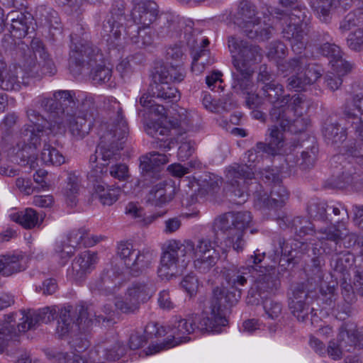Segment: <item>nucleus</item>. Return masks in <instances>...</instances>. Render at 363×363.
<instances>
[{"mask_svg": "<svg viewBox=\"0 0 363 363\" xmlns=\"http://www.w3.org/2000/svg\"><path fill=\"white\" fill-rule=\"evenodd\" d=\"M155 98L150 94H144L139 100L141 106L146 108L149 110L150 113H153L157 116H164L166 114V109L162 105H159L155 103L152 99Z\"/></svg>", "mask_w": 363, "mask_h": 363, "instance_id": "obj_61", "label": "nucleus"}, {"mask_svg": "<svg viewBox=\"0 0 363 363\" xmlns=\"http://www.w3.org/2000/svg\"><path fill=\"white\" fill-rule=\"evenodd\" d=\"M30 48L28 56L25 54L22 82L18 79L16 70L1 71L0 69V86L6 91H17L21 88V84L29 85V79H40L43 76H53L57 72L56 67L48 53L43 42L39 38H33L30 42Z\"/></svg>", "mask_w": 363, "mask_h": 363, "instance_id": "obj_3", "label": "nucleus"}, {"mask_svg": "<svg viewBox=\"0 0 363 363\" xmlns=\"http://www.w3.org/2000/svg\"><path fill=\"white\" fill-rule=\"evenodd\" d=\"M169 328L172 333V337L160 344L150 346L146 355L153 354L189 341V335L194 332L196 328L201 332L216 333L213 322H210L207 312H202L201 315L190 314L185 318L175 316L171 322Z\"/></svg>", "mask_w": 363, "mask_h": 363, "instance_id": "obj_8", "label": "nucleus"}, {"mask_svg": "<svg viewBox=\"0 0 363 363\" xmlns=\"http://www.w3.org/2000/svg\"><path fill=\"white\" fill-rule=\"evenodd\" d=\"M281 286L279 277L272 272L260 275L248 291L246 301L248 305H259L264 299L275 295Z\"/></svg>", "mask_w": 363, "mask_h": 363, "instance_id": "obj_21", "label": "nucleus"}, {"mask_svg": "<svg viewBox=\"0 0 363 363\" xmlns=\"http://www.w3.org/2000/svg\"><path fill=\"white\" fill-rule=\"evenodd\" d=\"M318 52L327 57L333 69L339 74H346L354 67V65L342 58L340 48L334 43H325L320 46Z\"/></svg>", "mask_w": 363, "mask_h": 363, "instance_id": "obj_27", "label": "nucleus"}, {"mask_svg": "<svg viewBox=\"0 0 363 363\" xmlns=\"http://www.w3.org/2000/svg\"><path fill=\"white\" fill-rule=\"evenodd\" d=\"M43 220V215L32 208H26L17 213L14 220L24 228L30 229L39 225Z\"/></svg>", "mask_w": 363, "mask_h": 363, "instance_id": "obj_48", "label": "nucleus"}, {"mask_svg": "<svg viewBox=\"0 0 363 363\" xmlns=\"http://www.w3.org/2000/svg\"><path fill=\"white\" fill-rule=\"evenodd\" d=\"M147 28L143 27L141 28L139 26L135 28V31L137 32V35L130 37L132 42L138 45L140 48L150 45L153 42V36L150 31L146 30Z\"/></svg>", "mask_w": 363, "mask_h": 363, "instance_id": "obj_62", "label": "nucleus"}, {"mask_svg": "<svg viewBox=\"0 0 363 363\" xmlns=\"http://www.w3.org/2000/svg\"><path fill=\"white\" fill-rule=\"evenodd\" d=\"M251 221L252 216L248 211H230L218 216L213 220L212 228L216 235L218 231L226 235V246L240 252L245 245L242 238L245 230Z\"/></svg>", "mask_w": 363, "mask_h": 363, "instance_id": "obj_10", "label": "nucleus"}, {"mask_svg": "<svg viewBox=\"0 0 363 363\" xmlns=\"http://www.w3.org/2000/svg\"><path fill=\"white\" fill-rule=\"evenodd\" d=\"M269 118L272 123H277L284 130L297 134L306 130L310 125V119L302 113L291 115L289 108H272Z\"/></svg>", "mask_w": 363, "mask_h": 363, "instance_id": "obj_22", "label": "nucleus"}, {"mask_svg": "<svg viewBox=\"0 0 363 363\" xmlns=\"http://www.w3.org/2000/svg\"><path fill=\"white\" fill-rule=\"evenodd\" d=\"M126 291L140 304L147 302L154 294L152 284L147 279L133 282Z\"/></svg>", "mask_w": 363, "mask_h": 363, "instance_id": "obj_43", "label": "nucleus"}, {"mask_svg": "<svg viewBox=\"0 0 363 363\" xmlns=\"http://www.w3.org/2000/svg\"><path fill=\"white\" fill-rule=\"evenodd\" d=\"M126 352L125 346L119 342L112 347L105 345H98L89 354V359L93 363H104L105 360L116 361L123 357Z\"/></svg>", "mask_w": 363, "mask_h": 363, "instance_id": "obj_35", "label": "nucleus"}, {"mask_svg": "<svg viewBox=\"0 0 363 363\" xmlns=\"http://www.w3.org/2000/svg\"><path fill=\"white\" fill-rule=\"evenodd\" d=\"M108 104L107 108L113 112L110 117L111 123L102 125L101 129L104 131L100 135L95 153L89 158L90 163H96L99 160L88 174L93 181H99L103 175H107L108 167L121 159L123 140L127 137L129 130L119 102L111 97L108 99Z\"/></svg>", "mask_w": 363, "mask_h": 363, "instance_id": "obj_2", "label": "nucleus"}, {"mask_svg": "<svg viewBox=\"0 0 363 363\" xmlns=\"http://www.w3.org/2000/svg\"><path fill=\"white\" fill-rule=\"evenodd\" d=\"M254 177L251 165L233 164L228 169L226 179L230 184V196L235 203H244L247 198V186Z\"/></svg>", "mask_w": 363, "mask_h": 363, "instance_id": "obj_18", "label": "nucleus"}, {"mask_svg": "<svg viewBox=\"0 0 363 363\" xmlns=\"http://www.w3.org/2000/svg\"><path fill=\"white\" fill-rule=\"evenodd\" d=\"M102 59L99 50L90 41L70 45L69 57V69L77 76L82 74V69L94 66Z\"/></svg>", "mask_w": 363, "mask_h": 363, "instance_id": "obj_16", "label": "nucleus"}, {"mask_svg": "<svg viewBox=\"0 0 363 363\" xmlns=\"http://www.w3.org/2000/svg\"><path fill=\"white\" fill-rule=\"evenodd\" d=\"M115 306L123 313H134L139 310L140 304L125 291L123 298L116 300Z\"/></svg>", "mask_w": 363, "mask_h": 363, "instance_id": "obj_58", "label": "nucleus"}, {"mask_svg": "<svg viewBox=\"0 0 363 363\" xmlns=\"http://www.w3.org/2000/svg\"><path fill=\"white\" fill-rule=\"evenodd\" d=\"M219 259V255H211L205 257H195L194 265L201 274H206L212 270L214 274L220 272L219 267H214Z\"/></svg>", "mask_w": 363, "mask_h": 363, "instance_id": "obj_50", "label": "nucleus"}, {"mask_svg": "<svg viewBox=\"0 0 363 363\" xmlns=\"http://www.w3.org/2000/svg\"><path fill=\"white\" fill-rule=\"evenodd\" d=\"M104 315L94 311L91 306L84 304L75 306L67 305L59 311V318L56 333L60 338H63L77 326L79 330L86 331L94 323L102 322L109 326L113 323L112 315L114 313L111 304H105L101 308Z\"/></svg>", "mask_w": 363, "mask_h": 363, "instance_id": "obj_7", "label": "nucleus"}, {"mask_svg": "<svg viewBox=\"0 0 363 363\" xmlns=\"http://www.w3.org/2000/svg\"><path fill=\"white\" fill-rule=\"evenodd\" d=\"M241 296L240 291H235L230 288L216 286L213 289L211 306L203 312L208 313L210 322H213L216 333H220L222 328L228 325V321L221 312L235 305L241 298Z\"/></svg>", "mask_w": 363, "mask_h": 363, "instance_id": "obj_14", "label": "nucleus"}, {"mask_svg": "<svg viewBox=\"0 0 363 363\" xmlns=\"http://www.w3.org/2000/svg\"><path fill=\"white\" fill-rule=\"evenodd\" d=\"M26 117L30 124L23 126L20 131V136L25 147L18 152V156L23 162V165H33L36 160L35 154L27 155L25 154L27 146L32 151L35 150L40 144L41 135L46 130H52V123L47 120L39 111L33 108L26 110Z\"/></svg>", "mask_w": 363, "mask_h": 363, "instance_id": "obj_12", "label": "nucleus"}, {"mask_svg": "<svg viewBox=\"0 0 363 363\" xmlns=\"http://www.w3.org/2000/svg\"><path fill=\"white\" fill-rule=\"evenodd\" d=\"M120 192L119 188H106L104 185L98 184L94 186L93 197L98 199L104 206H111L118 199Z\"/></svg>", "mask_w": 363, "mask_h": 363, "instance_id": "obj_47", "label": "nucleus"}, {"mask_svg": "<svg viewBox=\"0 0 363 363\" xmlns=\"http://www.w3.org/2000/svg\"><path fill=\"white\" fill-rule=\"evenodd\" d=\"M55 314L56 310L50 307H45L38 311H20L21 322L17 325V328L14 318L17 313L7 315L5 321L0 323V353L4 352L8 342L16 340L20 333L34 330L41 323L50 322L55 319Z\"/></svg>", "mask_w": 363, "mask_h": 363, "instance_id": "obj_9", "label": "nucleus"}, {"mask_svg": "<svg viewBox=\"0 0 363 363\" xmlns=\"http://www.w3.org/2000/svg\"><path fill=\"white\" fill-rule=\"evenodd\" d=\"M53 119L55 123L58 125L67 123L69 132L76 140L84 138L89 133L93 125L92 122L78 117H73L71 120Z\"/></svg>", "mask_w": 363, "mask_h": 363, "instance_id": "obj_40", "label": "nucleus"}, {"mask_svg": "<svg viewBox=\"0 0 363 363\" xmlns=\"http://www.w3.org/2000/svg\"><path fill=\"white\" fill-rule=\"evenodd\" d=\"M306 55H298L288 62L278 65L279 71L284 72L290 70L296 74L287 79L286 87L295 91H304L308 86L313 84L322 75L320 67L308 62Z\"/></svg>", "mask_w": 363, "mask_h": 363, "instance_id": "obj_13", "label": "nucleus"}, {"mask_svg": "<svg viewBox=\"0 0 363 363\" xmlns=\"http://www.w3.org/2000/svg\"><path fill=\"white\" fill-rule=\"evenodd\" d=\"M79 179L73 174H69L67 177V186L65 189V196L67 204L71 206H75L77 203V195L79 191Z\"/></svg>", "mask_w": 363, "mask_h": 363, "instance_id": "obj_55", "label": "nucleus"}, {"mask_svg": "<svg viewBox=\"0 0 363 363\" xmlns=\"http://www.w3.org/2000/svg\"><path fill=\"white\" fill-rule=\"evenodd\" d=\"M337 225L327 228H320L317 233L320 234L319 240H326L329 242L325 243L324 252L332 253L338 251L340 247L341 240L343 236L347 235V230L345 223V218L336 221Z\"/></svg>", "mask_w": 363, "mask_h": 363, "instance_id": "obj_28", "label": "nucleus"}, {"mask_svg": "<svg viewBox=\"0 0 363 363\" xmlns=\"http://www.w3.org/2000/svg\"><path fill=\"white\" fill-rule=\"evenodd\" d=\"M228 43L235 68L232 72V88L246 91L252 85L253 65L261 61V48L233 35L228 37Z\"/></svg>", "mask_w": 363, "mask_h": 363, "instance_id": "obj_6", "label": "nucleus"}, {"mask_svg": "<svg viewBox=\"0 0 363 363\" xmlns=\"http://www.w3.org/2000/svg\"><path fill=\"white\" fill-rule=\"evenodd\" d=\"M157 130V135L154 138L155 140L152 142L153 147L160 149L164 152L169 150L175 144L172 139L164 138L169 135L170 130L169 128L163 126L158 123Z\"/></svg>", "mask_w": 363, "mask_h": 363, "instance_id": "obj_53", "label": "nucleus"}, {"mask_svg": "<svg viewBox=\"0 0 363 363\" xmlns=\"http://www.w3.org/2000/svg\"><path fill=\"white\" fill-rule=\"evenodd\" d=\"M330 261L333 276L339 277L345 280L350 276V269L354 265L355 258L349 252H334Z\"/></svg>", "mask_w": 363, "mask_h": 363, "instance_id": "obj_34", "label": "nucleus"}, {"mask_svg": "<svg viewBox=\"0 0 363 363\" xmlns=\"http://www.w3.org/2000/svg\"><path fill=\"white\" fill-rule=\"evenodd\" d=\"M36 106L48 113L52 118L71 120L78 117L94 122L98 116V110L94 96L86 95L79 99L74 91L58 90L52 97H38Z\"/></svg>", "mask_w": 363, "mask_h": 363, "instance_id": "obj_4", "label": "nucleus"}, {"mask_svg": "<svg viewBox=\"0 0 363 363\" xmlns=\"http://www.w3.org/2000/svg\"><path fill=\"white\" fill-rule=\"evenodd\" d=\"M186 74V72L182 63L174 64V62H170L155 67L153 79L155 82L164 80L168 83H179L184 79Z\"/></svg>", "mask_w": 363, "mask_h": 363, "instance_id": "obj_32", "label": "nucleus"}, {"mask_svg": "<svg viewBox=\"0 0 363 363\" xmlns=\"http://www.w3.org/2000/svg\"><path fill=\"white\" fill-rule=\"evenodd\" d=\"M311 7L318 16L324 23H328L331 19V9L335 0H309Z\"/></svg>", "mask_w": 363, "mask_h": 363, "instance_id": "obj_51", "label": "nucleus"}, {"mask_svg": "<svg viewBox=\"0 0 363 363\" xmlns=\"http://www.w3.org/2000/svg\"><path fill=\"white\" fill-rule=\"evenodd\" d=\"M157 13V5L155 1L143 0L134 3L131 17L136 25L149 27L156 19Z\"/></svg>", "mask_w": 363, "mask_h": 363, "instance_id": "obj_29", "label": "nucleus"}, {"mask_svg": "<svg viewBox=\"0 0 363 363\" xmlns=\"http://www.w3.org/2000/svg\"><path fill=\"white\" fill-rule=\"evenodd\" d=\"M342 294L347 303L352 304L357 301V296H363V272L356 270L354 272L353 285L345 280L342 284Z\"/></svg>", "mask_w": 363, "mask_h": 363, "instance_id": "obj_41", "label": "nucleus"}, {"mask_svg": "<svg viewBox=\"0 0 363 363\" xmlns=\"http://www.w3.org/2000/svg\"><path fill=\"white\" fill-rule=\"evenodd\" d=\"M347 47L355 52L363 50V29L358 28L351 32L347 38Z\"/></svg>", "mask_w": 363, "mask_h": 363, "instance_id": "obj_64", "label": "nucleus"}, {"mask_svg": "<svg viewBox=\"0 0 363 363\" xmlns=\"http://www.w3.org/2000/svg\"><path fill=\"white\" fill-rule=\"evenodd\" d=\"M344 115L352 121L357 140L354 146L346 150L347 158L343 155H335L333 161L340 162L341 172L333 176L330 184L333 188L344 189L350 187L356 191L363 189V177L361 171H357L353 163L363 168V94H356L350 104L344 108Z\"/></svg>", "mask_w": 363, "mask_h": 363, "instance_id": "obj_1", "label": "nucleus"}, {"mask_svg": "<svg viewBox=\"0 0 363 363\" xmlns=\"http://www.w3.org/2000/svg\"><path fill=\"white\" fill-rule=\"evenodd\" d=\"M271 14L275 15L274 18L279 21L307 25L305 22L307 17L306 9L301 6L298 1H296V4L292 7H289L285 11L274 8L271 11Z\"/></svg>", "mask_w": 363, "mask_h": 363, "instance_id": "obj_36", "label": "nucleus"}, {"mask_svg": "<svg viewBox=\"0 0 363 363\" xmlns=\"http://www.w3.org/2000/svg\"><path fill=\"white\" fill-rule=\"evenodd\" d=\"M337 340L345 352H350L357 347H363V334L356 329H347L345 324L340 328Z\"/></svg>", "mask_w": 363, "mask_h": 363, "instance_id": "obj_37", "label": "nucleus"}, {"mask_svg": "<svg viewBox=\"0 0 363 363\" xmlns=\"http://www.w3.org/2000/svg\"><path fill=\"white\" fill-rule=\"evenodd\" d=\"M90 78L95 84L108 83L112 78V69L101 64H95L91 67Z\"/></svg>", "mask_w": 363, "mask_h": 363, "instance_id": "obj_56", "label": "nucleus"}, {"mask_svg": "<svg viewBox=\"0 0 363 363\" xmlns=\"http://www.w3.org/2000/svg\"><path fill=\"white\" fill-rule=\"evenodd\" d=\"M46 22L49 26V33L53 40H56L62 35V26L60 18L56 11H52L46 16Z\"/></svg>", "mask_w": 363, "mask_h": 363, "instance_id": "obj_59", "label": "nucleus"}, {"mask_svg": "<svg viewBox=\"0 0 363 363\" xmlns=\"http://www.w3.org/2000/svg\"><path fill=\"white\" fill-rule=\"evenodd\" d=\"M262 178L267 182L273 184L270 195L268 196L265 192L262 193L257 190L255 197L260 208H271L272 211H275L274 208L282 207L289 199L288 191L282 185L281 179L279 174L274 172V171H266L262 174Z\"/></svg>", "mask_w": 363, "mask_h": 363, "instance_id": "obj_20", "label": "nucleus"}, {"mask_svg": "<svg viewBox=\"0 0 363 363\" xmlns=\"http://www.w3.org/2000/svg\"><path fill=\"white\" fill-rule=\"evenodd\" d=\"M277 242L279 247L274 250L273 260L277 262L279 260V264H284V267L294 268L302 260L306 262L304 256V252L308 250L309 246L304 242H300L301 251L296 249L289 250L288 244L284 238H278Z\"/></svg>", "mask_w": 363, "mask_h": 363, "instance_id": "obj_26", "label": "nucleus"}, {"mask_svg": "<svg viewBox=\"0 0 363 363\" xmlns=\"http://www.w3.org/2000/svg\"><path fill=\"white\" fill-rule=\"evenodd\" d=\"M279 125H272L268 128V133L266 135V143L264 145L266 150V154L274 155L278 153L279 150L284 146V130L279 128Z\"/></svg>", "mask_w": 363, "mask_h": 363, "instance_id": "obj_44", "label": "nucleus"}, {"mask_svg": "<svg viewBox=\"0 0 363 363\" xmlns=\"http://www.w3.org/2000/svg\"><path fill=\"white\" fill-rule=\"evenodd\" d=\"M2 258L5 267V277H9L14 273L21 272L25 269V267L22 264V262L23 261V256L6 255L3 256Z\"/></svg>", "mask_w": 363, "mask_h": 363, "instance_id": "obj_57", "label": "nucleus"}, {"mask_svg": "<svg viewBox=\"0 0 363 363\" xmlns=\"http://www.w3.org/2000/svg\"><path fill=\"white\" fill-rule=\"evenodd\" d=\"M284 39L289 41L293 52L299 55L305 50L308 44V28L307 25L280 21Z\"/></svg>", "mask_w": 363, "mask_h": 363, "instance_id": "obj_25", "label": "nucleus"}, {"mask_svg": "<svg viewBox=\"0 0 363 363\" xmlns=\"http://www.w3.org/2000/svg\"><path fill=\"white\" fill-rule=\"evenodd\" d=\"M149 94L167 102L177 101L179 99L178 89L164 80L162 82L154 80V83L150 85Z\"/></svg>", "mask_w": 363, "mask_h": 363, "instance_id": "obj_42", "label": "nucleus"}, {"mask_svg": "<svg viewBox=\"0 0 363 363\" xmlns=\"http://www.w3.org/2000/svg\"><path fill=\"white\" fill-rule=\"evenodd\" d=\"M303 150L296 154L290 153L286 156L285 161L291 171L295 167L301 170L313 168L318 160L319 147L314 137H308L301 145Z\"/></svg>", "mask_w": 363, "mask_h": 363, "instance_id": "obj_23", "label": "nucleus"}, {"mask_svg": "<svg viewBox=\"0 0 363 363\" xmlns=\"http://www.w3.org/2000/svg\"><path fill=\"white\" fill-rule=\"evenodd\" d=\"M257 9L255 5L248 0L239 2L234 23L250 39L259 42L266 41L272 37L274 28L264 22L261 26V19L257 16Z\"/></svg>", "mask_w": 363, "mask_h": 363, "instance_id": "obj_11", "label": "nucleus"}, {"mask_svg": "<svg viewBox=\"0 0 363 363\" xmlns=\"http://www.w3.org/2000/svg\"><path fill=\"white\" fill-rule=\"evenodd\" d=\"M209 51L206 49H201L199 52L196 51L192 54L191 71L196 74L201 73L205 68L206 65H210L211 62L208 60Z\"/></svg>", "mask_w": 363, "mask_h": 363, "instance_id": "obj_60", "label": "nucleus"}, {"mask_svg": "<svg viewBox=\"0 0 363 363\" xmlns=\"http://www.w3.org/2000/svg\"><path fill=\"white\" fill-rule=\"evenodd\" d=\"M116 252L129 270L130 274L133 277H138L151 265L152 252L147 250L136 249L130 242L121 241L118 242Z\"/></svg>", "mask_w": 363, "mask_h": 363, "instance_id": "obj_17", "label": "nucleus"}, {"mask_svg": "<svg viewBox=\"0 0 363 363\" xmlns=\"http://www.w3.org/2000/svg\"><path fill=\"white\" fill-rule=\"evenodd\" d=\"M41 160L46 164L60 166L65 162V157L57 148L50 144H45L41 152Z\"/></svg>", "mask_w": 363, "mask_h": 363, "instance_id": "obj_52", "label": "nucleus"}, {"mask_svg": "<svg viewBox=\"0 0 363 363\" xmlns=\"http://www.w3.org/2000/svg\"><path fill=\"white\" fill-rule=\"evenodd\" d=\"M357 12L359 14V17L357 16L356 12H351L340 21L339 29L342 33H345L363 22V12L360 10Z\"/></svg>", "mask_w": 363, "mask_h": 363, "instance_id": "obj_63", "label": "nucleus"}, {"mask_svg": "<svg viewBox=\"0 0 363 363\" xmlns=\"http://www.w3.org/2000/svg\"><path fill=\"white\" fill-rule=\"evenodd\" d=\"M218 243L216 235L213 242L206 238H199L196 242L187 240L184 244L170 240L161 257L159 269L160 275L174 277L182 274L189 262L187 254L190 252H193L195 257L219 255L215 249L216 246H218Z\"/></svg>", "mask_w": 363, "mask_h": 363, "instance_id": "obj_5", "label": "nucleus"}, {"mask_svg": "<svg viewBox=\"0 0 363 363\" xmlns=\"http://www.w3.org/2000/svg\"><path fill=\"white\" fill-rule=\"evenodd\" d=\"M197 184L206 193L215 192L219 189L221 178L214 174L204 172L198 177Z\"/></svg>", "mask_w": 363, "mask_h": 363, "instance_id": "obj_54", "label": "nucleus"}, {"mask_svg": "<svg viewBox=\"0 0 363 363\" xmlns=\"http://www.w3.org/2000/svg\"><path fill=\"white\" fill-rule=\"evenodd\" d=\"M96 259V253L86 250L74 259L72 264V269L82 276L91 268Z\"/></svg>", "mask_w": 363, "mask_h": 363, "instance_id": "obj_46", "label": "nucleus"}, {"mask_svg": "<svg viewBox=\"0 0 363 363\" xmlns=\"http://www.w3.org/2000/svg\"><path fill=\"white\" fill-rule=\"evenodd\" d=\"M311 257L310 262L305 267V272L308 277L307 281L310 283L314 282L315 285L320 283L323 277L324 272L323 267L325 265L324 256L320 250L317 247L312 248V254L308 255Z\"/></svg>", "mask_w": 363, "mask_h": 363, "instance_id": "obj_33", "label": "nucleus"}, {"mask_svg": "<svg viewBox=\"0 0 363 363\" xmlns=\"http://www.w3.org/2000/svg\"><path fill=\"white\" fill-rule=\"evenodd\" d=\"M284 89L281 84L277 82H267L260 89V94L269 103L277 106L289 102V95H284Z\"/></svg>", "mask_w": 363, "mask_h": 363, "instance_id": "obj_39", "label": "nucleus"}, {"mask_svg": "<svg viewBox=\"0 0 363 363\" xmlns=\"http://www.w3.org/2000/svg\"><path fill=\"white\" fill-rule=\"evenodd\" d=\"M245 268H238L234 264L223 267L220 269V273L222 274L223 279L226 281L233 290L240 291L242 292L241 286H245L247 282V278L245 276L247 274L244 272Z\"/></svg>", "mask_w": 363, "mask_h": 363, "instance_id": "obj_38", "label": "nucleus"}, {"mask_svg": "<svg viewBox=\"0 0 363 363\" xmlns=\"http://www.w3.org/2000/svg\"><path fill=\"white\" fill-rule=\"evenodd\" d=\"M141 182L143 186H149L161 179L160 166L169 162L168 156L158 152H151L140 157Z\"/></svg>", "mask_w": 363, "mask_h": 363, "instance_id": "obj_24", "label": "nucleus"}, {"mask_svg": "<svg viewBox=\"0 0 363 363\" xmlns=\"http://www.w3.org/2000/svg\"><path fill=\"white\" fill-rule=\"evenodd\" d=\"M7 17L11 21L10 33L13 38L21 39L35 32L33 18L30 13L13 11Z\"/></svg>", "mask_w": 363, "mask_h": 363, "instance_id": "obj_30", "label": "nucleus"}, {"mask_svg": "<svg viewBox=\"0 0 363 363\" xmlns=\"http://www.w3.org/2000/svg\"><path fill=\"white\" fill-rule=\"evenodd\" d=\"M313 293V284L308 281L297 283L291 286L288 292L289 308L298 321L305 322L313 311L311 308Z\"/></svg>", "mask_w": 363, "mask_h": 363, "instance_id": "obj_15", "label": "nucleus"}, {"mask_svg": "<svg viewBox=\"0 0 363 363\" xmlns=\"http://www.w3.org/2000/svg\"><path fill=\"white\" fill-rule=\"evenodd\" d=\"M147 195V202L155 206H162L170 202L175 195V187L166 181L155 182Z\"/></svg>", "mask_w": 363, "mask_h": 363, "instance_id": "obj_31", "label": "nucleus"}, {"mask_svg": "<svg viewBox=\"0 0 363 363\" xmlns=\"http://www.w3.org/2000/svg\"><path fill=\"white\" fill-rule=\"evenodd\" d=\"M289 227L291 233H294L296 237L300 238H303L306 235L316 233L314 229V225L309 220L302 217L293 218L290 221Z\"/></svg>", "mask_w": 363, "mask_h": 363, "instance_id": "obj_49", "label": "nucleus"}, {"mask_svg": "<svg viewBox=\"0 0 363 363\" xmlns=\"http://www.w3.org/2000/svg\"><path fill=\"white\" fill-rule=\"evenodd\" d=\"M323 134L328 143L337 144L344 141L346 138V130L333 118H328L323 127Z\"/></svg>", "mask_w": 363, "mask_h": 363, "instance_id": "obj_45", "label": "nucleus"}, {"mask_svg": "<svg viewBox=\"0 0 363 363\" xmlns=\"http://www.w3.org/2000/svg\"><path fill=\"white\" fill-rule=\"evenodd\" d=\"M125 5L123 0L114 1L102 24L101 35L112 48L118 46L116 41L120 40L122 31L125 30Z\"/></svg>", "mask_w": 363, "mask_h": 363, "instance_id": "obj_19", "label": "nucleus"}]
</instances>
